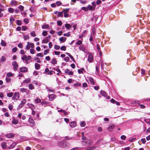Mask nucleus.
Returning <instances> with one entry per match:
<instances>
[{"label":"nucleus","mask_w":150,"mask_h":150,"mask_svg":"<svg viewBox=\"0 0 150 150\" xmlns=\"http://www.w3.org/2000/svg\"><path fill=\"white\" fill-rule=\"evenodd\" d=\"M68 142L66 141H61L58 142L57 144L58 146L62 148H65L67 147V144Z\"/></svg>","instance_id":"f257e3e1"},{"label":"nucleus","mask_w":150,"mask_h":150,"mask_svg":"<svg viewBox=\"0 0 150 150\" xmlns=\"http://www.w3.org/2000/svg\"><path fill=\"white\" fill-rule=\"evenodd\" d=\"M34 45L33 43L30 42H28L27 45L26 46L25 49L27 50H29L30 47L34 48Z\"/></svg>","instance_id":"f03ea898"},{"label":"nucleus","mask_w":150,"mask_h":150,"mask_svg":"<svg viewBox=\"0 0 150 150\" xmlns=\"http://www.w3.org/2000/svg\"><path fill=\"white\" fill-rule=\"evenodd\" d=\"M19 97V95L18 93L16 92L15 93L12 98L13 100H17Z\"/></svg>","instance_id":"7ed1b4c3"},{"label":"nucleus","mask_w":150,"mask_h":150,"mask_svg":"<svg viewBox=\"0 0 150 150\" xmlns=\"http://www.w3.org/2000/svg\"><path fill=\"white\" fill-rule=\"evenodd\" d=\"M12 65L13 67L14 70H16L18 67V65L17 62L15 61L13 62H12Z\"/></svg>","instance_id":"20e7f679"},{"label":"nucleus","mask_w":150,"mask_h":150,"mask_svg":"<svg viewBox=\"0 0 150 150\" xmlns=\"http://www.w3.org/2000/svg\"><path fill=\"white\" fill-rule=\"evenodd\" d=\"M85 142L86 144H88L89 145H91L93 144V142L91 139H88L86 140V141Z\"/></svg>","instance_id":"39448f33"},{"label":"nucleus","mask_w":150,"mask_h":150,"mask_svg":"<svg viewBox=\"0 0 150 150\" xmlns=\"http://www.w3.org/2000/svg\"><path fill=\"white\" fill-rule=\"evenodd\" d=\"M14 136V135L12 133H9L5 135V137L7 138H13Z\"/></svg>","instance_id":"423d86ee"},{"label":"nucleus","mask_w":150,"mask_h":150,"mask_svg":"<svg viewBox=\"0 0 150 150\" xmlns=\"http://www.w3.org/2000/svg\"><path fill=\"white\" fill-rule=\"evenodd\" d=\"M21 72H25L27 71L28 69L25 67H22L20 68Z\"/></svg>","instance_id":"0eeeda50"},{"label":"nucleus","mask_w":150,"mask_h":150,"mask_svg":"<svg viewBox=\"0 0 150 150\" xmlns=\"http://www.w3.org/2000/svg\"><path fill=\"white\" fill-rule=\"evenodd\" d=\"M53 72L52 71H49L48 68H46L45 70V73H47L48 74L52 75L53 74Z\"/></svg>","instance_id":"6e6552de"},{"label":"nucleus","mask_w":150,"mask_h":150,"mask_svg":"<svg viewBox=\"0 0 150 150\" xmlns=\"http://www.w3.org/2000/svg\"><path fill=\"white\" fill-rule=\"evenodd\" d=\"M93 59V56L92 54H89V55L88 58V61L91 62H92Z\"/></svg>","instance_id":"1a4fd4ad"},{"label":"nucleus","mask_w":150,"mask_h":150,"mask_svg":"<svg viewBox=\"0 0 150 150\" xmlns=\"http://www.w3.org/2000/svg\"><path fill=\"white\" fill-rule=\"evenodd\" d=\"M66 38L65 37H62L59 38V40L60 41V43H61L62 42H64L66 40Z\"/></svg>","instance_id":"9d476101"},{"label":"nucleus","mask_w":150,"mask_h":150,"mask_svg":"<svg viewBox=\"0 0 150 150\" xmlns=\"http://www.w3.org/2000/svg\"><path fill=\"white\" fill-rule=\"evenodd\" d=\"M16 143L15 142L13 143L8 148V149H12L16 145Z\"/></svg>","instance_id":"9b49d317"},{"label":"nucleus","mask_w":150,"mask_h":150,"mask_svg":"<svg viewBox=\"0 0 150 150\" xmlns=\"http://www.w3.org/2000/svg\"><path fill=\"white\" fill-rule=\"evenodd\" d=\"M69 125L71 127H74L76 125V123L74 122H71L69 123Z\"/></svg>","instance_id":"f8f14e48"},{"label":"nucleus","mask_w":150,"mask_h":150,"mask_svg":"<svg viewBox=\"0 0 150 150\" xmlns=\"http://www.w3.org/2000/svg\"><path fill=\"white\" fill-rule=\"evenodd\" d=\"M1 146L3 149H6L7 146L6 143L5 142H2L1 144Z\"/></svg>","instance_id":"ddd939ff"},{"label":"nucleus","mask_w":150,"mask_h":150,"mask_svg":"<svg viewBox=\"0 0 150 150\" xmlns=\"http://www.w3.org/2000/svg\"><path fill=\"white\" fill-rule=\"evenodd\" d=\"M49 99L50 101L53 100L54 98V94H51L49 96Z\"/></svg>","instance_id":"4468645a"},{"label":"nucleus","mask_w":150,"mask_h":150,"mask_svg":"<svg viewBox=\"0 0 150 150\" xmlns=\"http://www.w3.org/2000/svg\"><path fill=\"white\" fill-rule=\"evenodd\" d=\"M66 73L68 74L69 75H72L73 74V72L72 71H69L68 69H66L65 71Z\"/></svg>","instance_id":"2eb2a0df"},{"label":"nucleus","mask_w":150,"mask_h":150,"mask_svg":"<svg viewBox=\"0 0 150 150\" xmlns=\"http://www.w3.org/2000/svg\"><path fill=\"white\" fill-rule=\"evenodd\" d=\"M115 127V125H111L108 127V129L109 131H111L112 129H113Z\"/></svg>","instance_id":"dca6fc26"},{"label":"nucleus","mask_w":150,"mask_h":150,"mask_svg":"<svg viewBox=\"0 0 150 150\" xmlns=\"http://www.w3.org/2000/svg\"><path fill=\"white\" fill-rule=\"evenodd\" d=\"M28 122L33 125L35 123L34 120L32 119V118H31L30 117L29 118L28 120Z\"/></svg>","instance_id":"f3484780"},{"label":"nucleus","mask_w":150,"mask_h":150,"mask_svg":"<svg viewBox=\"0 0 150 150\" xmlns=\"http://www.w3.org/2000/svg\"><path fill=\"white\" fill-rule=\"evenodd\" d=\"M12 122L13 124L16 125L18 123V121L16 119H14L12 121Z\"/></svg>","instance_id":"a211bd4d"},{"label":"nucleus","mask_w":150,"mask_h":150,"mask_svg":"<svg viewBox=\"0 0 150 150\" xmlns=\"http://www.w3.org/2000/svg\"><path fill=\"white\" fill-rule=\"evenodd\" d=\"M35 102L36 103H39L41 102V100L40 99L37 98L35 100Z\"/></svg>","instance_id":"6ab92c4d"},{"label":"nucleus","mask_w":150,"mask_h":150,"mask_svg":"<svg viewBox=\"0 0 150 150\" xmlns=\"http://www.w3.org/2000/svg\"><path fill=\"white\" fill-rule=\"evenodd\" d=\"M40 65L37 63H35V67L36 69L38 70L40 68Z\"/></svg>","instance_id":"aec40b11"},{"label":"nucleus","mask_w":150,"mask_h":150,"mask_svg":"<svg viewBox=\"0 0 150 150\" xmlns=\"http://www.w3.org/2000/svg\"><path fill=\"white\" fill-rule=\"evenodd\" d=\"M89 81L92 85H94L95 83L93 79L92 78L90 77L89 78Z\"/></svg>","instance_id":"412c9836"},{"label":"nucleus","mask_w":150,"mask_h":150,"mask_svg":"<svg viewBox=\"0 0 150 150\" xmlns=\"http://www.w3.org/2000/svg\"><path fill=\"white\" fill-rule=\"evenodd\" d=\"M30 78H28L25 80H24L23 81V83H29L30 81Z\"/></svg>","instance_id":"4be33fe9"},{"label":"nucleus","mask_w":150,"mask_h":150,"mask_svg":"<svg viewBox=\"0 0 150 150\" xmlns=\"http://www.w3.org/2000/svg\"><path fill=\"white\" fill-rule=\"evenodd\" d=\"M65 27H66V28L67 29L69 30H70V28L71 27V26L70 24H68V23H67V24H65Z\"/></svg>","instance_id":"5701e85b"},{"label":"nucleus","mask_w":150,"mask_h":150,"mask_svg":"<svg viewBox=\"0 0 150 150\" xmlns=\"http://www.w3.org/2000/svg\"><path fill=\"white\" fill-rule=\"evenodd\" d=\"M11 3L12 5L15 6L17 5V2L15 0H12Z\"/></svg>","instance_id":"b1692460"},{"label":"nucleus","mask_w":150,"mask_h":150,"mask_svg":"<svg viewBox=\"0 0 150 150\" xmlns=\"http://www.w3.org/2000/svg\"><path fill=\"white\" fill-rule=\"evenodd\" d=\"M13 75V74L10 72H8L6 74V76L8 77L12 76Z\"/></svg>","instance_id":"393cba45"},{"label":"nucleus","mask_w":150,"mask_h":150,"mask_svg":"<svg viewBox=\"0 0 150 150\" xmlns=\"http://www.w3.org/2000/svg\"><path fill=\"white\" fill-rule=\"evenodd\" d=\"M28 87H29V89H31V90H33V89H34V86H33V85L31 83L29 85Z\"/></svg>","instance_id":"a878e982"},{"label":"nucleus","mask_w":150,"mask_h":150,"mask_svg":"<svg viewBox=\"0 0 150 150\" xmlns=\"http://www.w3.org/2000/svg\"><path fill=\"white\" fill-rule=\"evenodd\" d=\"M51 63L52 64H56L57 63V61L56 59L53 58L52 59Z\"/></svg>","instance_id":"bb28decb"},{"label":"nucleus","mask_w":150,"mask_h":150,"mask_svg":"<svg viewBox=\"0 0 150 150\" xmlns=\"http://www.w3.org/2000/svg\"><path fill=\"white\" fill-rule=\"evenodd\" d=\"M22 59L23 60H25V61H27V56L26 55H24L23 56L21 57Z\"/></svg>","instance_id":"cd10ccee"},{"label":"nucleus","mask_w":150,"mask_h":150,"mask_svg":"<svg viewBox=\"0 0 150 150\" xmlns=\"http://www.w3.org/2000/svg\"><path fill=\"white\" fill-rule=\"evenodd\" d=\"M86 123L85 121H83L81 122L80 126L81 127H84L86 125Z\"/></svg>","instance_id":"c85d7f7f"},{"label":"nucleus","mask_w":150,"mask_h":150,"mask_svg":"<svg viewBox=\"0 0 150 150\" xmlns=\"http://www.w3.org/2000/svg\"><path fill=\"white\" fill-rule=\"evenodd\" d=\"M23 37L24 40H26L27 39H29L30 38L29 36L28 35H24L23 36Z\"/></svg>","instance_id":"c756f323"},{"label":"nucleus","mask_w":150,"mask_h":150,"mask_svg":"<svg viewBox=\"0 0 150 150\" xmlns=\"http://www.w3.org/2000/svg\"><path fill=\"white\" fill-rule=\"evenodd\" d=\"M74 138L72 137H69L68 136H65L64 137L65 140H69L72 139Z\"/></svg>","instance_id":"7c9ffc66"},{"label":"nucleus","mask_w":150,"mask_h":150,"mask_svg":"<svg viewBox=\"0 0 150 150\" xmlns=\"http://www.w3.org/2000/svg\"><path fill=\"white\" fill-rule=\"evenodd\" d=\"M101 94L104 96H107L106 93L104 91H101Z\"/></svg>","instance_id":"2f4dec72"},{"label":"nucleus","mask_w":150,"mask_h":150,"mask_svg":"<svg viewBox=\"0 0 150 150\" xmlns=\"http://www.w3.org/2000/svg\"><path fill=\"white\" fill-rule=\"evenodd\" d=\"M88 9V10H93L95 8L94 7H92L90 5H89L87 6Z\"/></svg>","instance_id":"473e14b6"},{"label":"nucleus","mask_w":150,"mask_h":150,"mask_svg":"<svg viewBox=\"0 0 150 150\" xmlns=\"http://www.w3.org/2000/svg\"><path fill=\"white\" fill-rule=\"evenodd\" d=\"M34 59L36 61V62L39 63H40L41 61L40 59L38 57H35Z\"/></svg>","instance_id":"72a5a7b5"},{"label":"nucleus","mask_w":150,"mask_h":150,"mask_svg":"<svg viewBox=\"0 0 150 150\" xmlns=\"http://www.w3.org/2000/svg\"><path fill=\"white\" fill-rule=\"evenodd\" d=\"M58 17H63V12H59L58 14Z\"/></svg>","instance_id":"f704fd0d"},{"label":"nucleus","mask_w":150,"mask_h":150,"mask_svg":"<svg viewBox=\"0 0 150 150\" xmlns=\"http://www.w3.org/2000/svg\"><path fill=\"white\" fill-rule=\"evenodd\" d=\"M32 114L34 116H35V115L36 116V117H34V118H37L38 119V117L39 116V115L38 114V113H32Z\"/></svg>","instance_id":"c9c22d12"},{"label":"nucleus","mask_w":150,"mask_h":150,"mask_svg":"<svg viewBox=\"0 0 150 150\" xmlns=\"http://www.w3.org/2000/svg\"><path fill=\"white\" fill-rule=\"evenodd\" d=\"M94 37V35H93L92 34H91L90 37V38H89V40L91 42L93 41V39Z\"/></svg>","instance_id":"e433bc0d"},{"label":"nucleus","mask_w":150,"mask_h":150,"mask_svg":"<svg viewBox=\"0 0 150 150\" xmlns=\"http://www.w3.org/2000/svg\"><path fill=\"white\" fill-rule=\"evenodd\" d=\"M49 27V25H42V29H46L48 28Z\"/></svg>","instance_id":"4c0bfd02"},{"label":"nucleus","mask_w":150,"mask_h":150,"mask_svg":"<svg viewBox=\"0 0 150 150\" xmlns=\"http://www.w3.org/2000/svg\"><path fill=\"white\" fill-rule=\"evenodd\" d=\"M8 11L9 12L13 13L14 11V9L11 8H8Z\"/></svg>","instance_id":"58836bf2"},{"label":"nucleus","mask_w":150,"mask_h":150,"mask_svg":"<svg viewBox=\"0 0 150 150\" xmlns=\"http://www.w3.org/2000/svg\"><path fill=\"white\" fill-rule=\"evenodd\" d=\"M1 45L3 46H5L6 45V43L4 40H2L1 42Z\"/></svg>","instance_id":"ea45409f"},{"label":"nucleus","mask_w":150,"mask_h":150,"mask_svg":"<svg viewBox=\"0 0 150 150\" xmlns=\"http://www.w3.org/2000/svg\"><path fill=\"white\" fill-rule=\"evenodd\" d=\"M60 49L62 51H65L66 50V47L65 46H62L60 48Z\"/></svg>","instance_id":"a19ab883"},{"label":"nucleus","mask_w":150,"mask_h":150,"mask_svg":"<svg viewBox=\"0 0 150 150\" xmlns=\"http://www.w3.org/2000/svg\"><path fill=\"white\" fill-rule=\"evenodd\" d=\"M6 81L8 83L10 82L11 81V79L8 77L6 78Z\"/></svg>","instance_id":"79ce46f5"},{"label":"nucleus","mask_w":150,"mask_h":150,"mask_svg":"<svg viewBox=\"0 0 150 150\" xmlns=\"http://www.w3.org/2000/svg\"><path fill=\"white\" fill-rule=\"evenodd\" d=\"M13 95V93H8L7 94V96L8 97H11Z\"/></svg>","instance_id":"37998d69"},{"label":"nucleus","mask_w":150,"mask_h":150,"mask_svg":"<svg viewBox=\"0 0 150 150\" xmlns=\"http://www.w3.org/2000/svg\"><path fill=\"white\" fill-rule=\"evenodd\" d=\"M30 35L31 36L35 37L36 36V35L34 31H32L30 33Z\"/></svg>","instance_id":"c03bdc74"},{"label":"nucleus","mask_w":150,"mask_h":150,"mask_svg":"<svg viewBox=\"0 0 150 150\" xmlns=\"http://www.w3.org/2000/svg\"><path fill=\"white\" fill-rule=\"evenodd\" d=\"M69 8H66L64 10L62 11L63 13H67L69 11Z\"/></svg>","instance_id":"a18cd8bd"},{"label":"nucleus","mask_w":150,"mask_h":150,"mask_svg":"<svg viewBox=\"0 0 150 150\" xmlns=\"http://www.w3.org/2000/svg\"><path fill=\"white\" fill-rule=\"evenodd\" d=\"M30 52L31 54H33L35 53V51L34 49L32 48L30 49Z\"/></svg>","instance_id":"49530a36"},{"label":"nucleus","mask_w":150,"mask_h":150,"mask_svg":"<svg viewBox=\"0 0 150 150\" xmlns=\"http://www.w3.org/2000/svg\"><path fill=\"white\" fill-rule=\"evenodd\" d=\"M54 48L56 50H59L60 48V46L57 45H55L54 46Z\"/></svg>","instance_id":"de8ad7c7"},{"label":"nucleus","mask_w":150,"mask_h":150,"mask_svg":"<svg viewBox=\"0 0 150 150\" xmlns=\"http://www.w3.org/2000/svg\"><path fill=\"white\" fill-rule=\"evenodd\" d=\"M47 34V32L45 31H43L42 33V35L44 36H46Z\"/></svg>","instance_id":"09e8293b"},{"label":"nucleus","mask_w":150,"mask_h":150,"mask_svg":"<svg viewBox=\"0 0 150 150\" xmlns=\"http://www.w3.org/2000/svg\"><path fill=\"white\" fill-rule=\"evenodd\" d=\"M42 105H47L48 104V102L46 101H43L41 103Z\"/></svg>","instance_id":"8fccbe9b"},{"label":"nucleus","mask_w":150,"mask_h":150,"mask_svg":"<svg viewBox=\"0 0 150 150\" xmlns=\"http://www.w3.org/2000/svg\"><path fill=\"white\" fill-rule=\"evenodd\" d=\"M36 55L38 57H42L43 56V54L41 53L37 54Z\"/></svg>","instance_id":"3c124183"},{"label":"nucleus","mask_w":150,"mask_h":150,"mask_svg":"<svg viewBox=\"0 0 150 150\" xmlns=\"http://www.w3.org/2000/svg\"><path fill=\"white\" fill-rule=\"evenodd\" d=\"M57 23L58 25L61 26L62 24V23L61 21H57Z\"/></svg>","instance_id":"603ef678"},{"label":"nucleus","mask_w":150,"mask_h":150,"mask_svg":"<svg viewBox=\"0 0 150 150\" xmlns=\"http://www.w3.org/2000/svg\"><path fill=\"white\" fill-rule=\"evenodd\" d=\"M74 85L75 86H80L81 85V84L80 83L78 82L76 83H75Z\"/></svg>","instance_id":"864d4df0"},{"label":"nucleus","mask_w":150,"mask_h":150,"mask_svg":"<svg viewBox=\"0 0 150 150\" xmlns=\"http://www.w3.org/2000/svg\"><path fill=\"white\" fill-rule=\"evenodd\" d=\"M64 60L66 62H68L69 60V58L68 57H65L64 59Z\"/></svg>","instance_id":"5fc2aeb1"},{"label":"nucleus","mask_w":150,"mask_h":150,"mask_svg":"<svg viewBox=\"0 0 150 150\" xmlns=\"http://www.w3.org/2000/svg\"><path fill=\"white\" fill-rule=\"evenodd\" d=\"M49 42V40L47 39H45L42 41V43H47Z\"/></svg>","instance_id":"6e6d98bb"},{"label":"nucleus","mask_w":150,"mask_h":150,"mask_svg":"<svg viewBox=\"0 0 150 150\" xmlns=\"http://www.w3.org/2000/svg\"><path fill=\"white\" fill-rule=\"evenodd\" d=\"M126 137L124 135H122L121 136V139L123 140H125L126 139Z\"/></svg>","instance_id":"4d7b16f0"},{"label":"nucleus","mask_w":150,"mask_h":150,"mask_svg":"<svg viewBox=\"0 0 150 150\" xmlns=\"http://www.w3.org/2000/svg\"><path fill=\"white\" fill-rule=\"evenodd\" d=\"M26 89L24 88H22L20 89V91L21 92L23 93L26 91Z\"/></svg>","instance_id":"13d9d810"},{"label":"nucleus","mask_w":150,"mask_h":150,"mask_svg":"<svg viewBox=\"0 0 150 150\" xmlns=\"http://www.w3.org/2000/svg\"><path fill=\"white\" fill-rule=\"evenodd\" d=\"M70 150H80V148L79 147H76L74 148H73Z\"/></svg>","instance_id":"bf43d9fd"},{"label":"nucleus","mask_w":150,"mask_h":150,"mask_svg":"<svg viewBox=\"0 0 150 150\" xmlns=\"http://www.w3.org/2000/svg\"><path fill=\"white\" fill-rule=\"evenodd\" d=\"M24 22L26 24H27L29 22V20L27 18H25L24 19Z\"/></svg>","instance_id":"052dcab7"},{"label":"nucleus","mask_w":150,"mask_h":150,"mask_svg":"<svg viewBox=\"0 0 150 150\" xmlns=\"http://www.w3.org/2000/svg\"><path fill=\"white\" fill-rule=\"evenodd\" d=\"M19 8L21 11H22L23 10L24 7L21 5H20L19 6Z\"/></svg>","instance_id":"680f3d73"},{"label":"nucleus","mask_w":150,"mask_h":150,"mask_svg":"<svg viewBox=\"0 0 150 150\" xmlns=\"http://www.w3.org/2000/svg\"><path fill=\"white\" fill-rule=\"evenodd\" d=\"M79 48L81 50L83 51H84L85 50V48L82 46H80Z\"/></svg>","instance_id":"e2e57ef3"},{"label":"nucleus","mask_w":150,"mask_h":150,"mask_svg":"<svg viewBox=\"0 0 150 150\" xmlns=\"http://www.w3.org/2000/svg\"><path fill=\"white\" fill-rule=\"evenodd\" d=\"M17 50V48L16 47H15L12 49V52H16Z\"/></svg>","instance_id":"0e129e2a"},{"label":"nucleus","mask_w":150,"mask_h":150,"mask_svg":"<svg viewBox=\"0 0 150 150\" xmlns=\"http://www.w3.org/2000/svg\"><path fill=\"white\" fill-rule=\"evenodd\" d=\"M142 142L143 144H144L146 142V140L145 138H143L141 139Z\"/></svg>","instance_id":"69168bd1"},{"label":"nucleus","mask_w":150,"mask_h":150,"mask_svg":"<svg viewBox=\"0 0 150 150\" xmlns=\"http://www.w3.org/2000/svg\"><path fill=\"white\" fill-rule=\"evenodd\" d=\"M82 43V42L81 40H78L76 42V44L79 45L81 44Z\"/></svg>","instance_id":"338daca9"},{"label":"nucleus","mask_w":150,"mask_h":150,"mask_svg":"<svg viewBox=\"0 0 150 150\" xmlns=\"http://www.w3.org/2000/svg\"><path fill=\"white\" fill-rule=\"evenodd\" d=\"M14 19L12 17H11L10 18V21L11 23H12L14 21Z\"/></svg>","instance_id":"774afa93"}]
</instances>
